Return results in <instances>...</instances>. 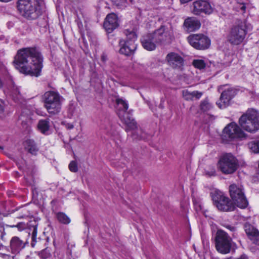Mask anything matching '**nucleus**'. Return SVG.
I'll use <instances>...</instances> for the list:
<instances>
[{"label": "nucleus", "mask_w": 259, "mask_h": 259, "mask_svg": "<svg viewBox=\"0 0 259 259\" xmlns=\"http://www.w3.org/2000/svg\"><path fill=\"white\" fill-rule=\"evenodd\" d=\"M235 95V91L232 89H228L224 91L221 94L220 98L217 102V105L221 109H224L228 107L231 99Z\"/></svg>", "instance_id": "dca6fc26"}, {"label": "nucleus", "mask_w": 259, "mask_h": 259, "mask_svg": "<svg viewBox=\"0 0 259 259\" xmlns=\"http://www.w3.org/2000/svg\"><path fill=\"white\" fill-rule=\"evenodd\" d=\"M133 137L138 139H146L147 138L146 133L141 129H137L133 133Z\"/></svg>", "instance_id": "c756f323"}, {"label": "nucleus", "mask_w": 259, "mask_h": 259, "mask_svg": "<svg viewBox=\"0 0 259 259\" xmlns=\"http://www.w3.org/2000/svg\"><path fill=\"white\" fill-rule=\"evenodd\" d=\"M31 245H32V246H34V244H33V243H31Z\"/></svg>", "instance_id": "de8ad7c7"}, {"label": "nucleus", "mask_w": 259, "mask_h": 259, "mask_svg": "<svg viewBox=\"0 0 259 259\" xmlns=\"http://www.w3.org/2000/svg\"><path fill=\"white\" fill-rule=\"evenodd\" d=\"M156 40L153 34L150 33L145 35L141 38V43L143 48L148 51H153L155 49L158 42Z\"/></svg>", "instance_id": "6ab92c4d"}, {"label": "nucleus", "mask_w": 259, "mask_h": 259, "mask_svg": "<svg viewBox=\"0 0 259 259\" xmlns=\"http://www.w3.org/2000/svg\"><path fill=\"white\" fill-rule=\"evenodd\" d=\"M193 65L195 68L202 69L205 67L206 63L202 59H196L193 61Z\"/></svg>", "instance_id": "7c9ffc66"}, {"label": "nucleus", "mask_w": 259, "mask_h": 259, "mask_svg": "<svg viewBox=\"0 0 259 259\" xmlns=\"http://www.w3.org/2000/svg\"><path fill=\"white\" fill-rule=\"evenodd\" d=\"M69 168L72 172H76L78 170L77 165L75 161H72L69 164Z\"/></svg>", "instance_id": "f704fd0d"}, {"label": "nucleus", "mask_w": 259, "mask_h": 259, "mask_svg": "<svg viewBox=\"0 0 259 259\" xmlns=\"http://www.w3.org/2000/svg\"><path fill=\"white\" fill-rule=\"evenodd\" d=\"M102 58L103 60L105 59V58H104V57H103Z\"/></svg>", "instance_id": "09e8293b"}, {"label": "nucleus", "mask_w": 259, "mask_h": 259, "mask_svg": "<svg viewBox=\"0 0 259 259\" xmlns=\"http://www.w3.org/2000/svg\"><path fill=\"white\" fill-rule=\"evenodd\" d=\"M213 8L207 1L199 0L193 3V13L195 15L202 13L210 15L213 12Z\"/></svg>", "instance_id": "2eb2a0df"}, {"label": "nucleus", "mask_w": 259, "mask_h": 259, "mask_svg": "<svg viewBox=\"0 0 259 259\" xmlns=\"http://www.w3.org/2000/svg\"><path fill=\"white\" fill-rule=\"evenodd\" d=\"M244 230L248 238L255 244H259V231L249 224L244 225Z\"/></svg>", "instance_id": "412c9836"}, {"label": "nucleus", "mask_w": 259, "mask_h": 259, "mask_svg": "<svg viewBox=\"0 0 259 259\" xmlns=\"http://www.w3.org/2000/svg\"><path fill=\"white\" fill-rule=\"evenodd\" d=\"M248 147L252 152L259 153V140H255L248 143Z\"/></svg>", "instance_id": "cd10ccee"}, {"label": "nucleus", "mask_w": 259, "mask_h": 259, "mask_svg": "<svg viewBox=\"0 0 259 259\" xmlns=\"http://www.w3.org/2000/svg\"><path fill=\"white\" fill-rule=\"evenodd\" d=\"M232 239L228 234L222 230H219L215 238V248L218 252L227 254L230 251Z\"/></svg>", "instance_id": "9b49d317"}, {"label": "nucleus", "mask_w": 259, "mask_h": 259, "mask_svg": "<svg viewBox=\"0 0 259 259\" xmlns=\"http://www.w3.org/2000/svg\"><path fill=\"white\" fill-rule=\"evenodd\" d=\"M190 45L197 50L207 49L210 44V39L202 34H192L188 37Z\"/></svg>", "instance_id": "4468645a"}, {"label": "nucleus", "mask_w": 259, "mask_h": 259, "mask_svg": "<svg viewBox=\"0 0 259 259\" xmlns=\"http://www.w3.org/2000/svg\"><path fill=\"white\" fill-rule=\"evenodd\" d=\"M65 127L67 128L68 130H71L74 127V125L72 123H64Z\"/></svg>", "instance_id": "4c0bfd02"}, {"label": "nucleus", "mask_w": 259, "mask_h": 259, "mask_svg": "<svg viewBox=\"0 0 259 259\" xmlns=\"http://www.w3.org/2000/svg\"><path fill=\"white\" fill-rule=\"evenodd\" d=\"M10 96H12L15 102H18L21 99V95L19 88L14 86L10 92Z\"/></svg>", "instance_id": "bb28decb"}, {"label": "nucleus", "mask_w": 259, "mask_h": 259, "mask_svg": "<svg viewBox=\"0 0 259 259\" xmlns=\"http://www.w3.org/2000/svg\"><path fill=\"white\" fill-rule=\"evenodd\" d=\"M34 235H35V231H34L33 232V238L34 237Z\"/></svg>", "instance_id": "37998d69"}, {"label": "nucleus", "mask_w": 259, "mask_h": 259, "mask_svg": "<svg viewBox=\"0 0 259 259\" xmlns=\"http://www.w3.org/2000/svg\"><path fill=\"white\" fill-rule=\"evenodd\" d=\"M38 130L43 134H48L50 127V122L49 119H41L37 124Z\"/></svg>", "instance_id": "b1692460"}, {"label": "nucleus", "mask_w": 259, "mask_h": 259, "mask_svg": "<svg viewBox=\"0 0 259 259\" xmlns=\"http://www.w3.org/2000/svg\"><path fill=\"white\" fill-rule=\"evenodd\" d=\"M23 115L22 114L20 117H19V120H23Z\"/></svg>", "instance_id": "79ce46f5"}, {"label": "nucleus", "mask_w": 259, "mask_h": 259, "mask_svg": "<svg viewBox=\"0 0 259 259\" xmlns=\"http://www.w3.org/2000/svg\"><path fill=\"white\" fill-rule=\"evenodd\" d=\"M236 3L235 9L237 11H241L242 13L245 12L246 5L249 3V0H236Z\"/></svg>", "instance_id": "a878e982"}, {"label": "nucleus", "mask_w": 259, "mask_h": 259, "mask_svg": "<svg viewBox=\"0 0 259 259\" xmlns=\"http://www.w3.org/2000/svg\"><path fill=\"white\" fill-rule=\"evenodd\" d=\"M166 59L169 66L174 68L182 69L184 65V60L179 54L170 53L167 55Z\"/></svg>", "instance_id": "f3484780"}, {"label": "nucleus", "mask_w": 259, "mask_h": 259, "mask_svg": "<svg viewBox=\"0 0 259 259\" xmlns=\"http://www.w3.org/2000/svg\"><path fill=\"white\" fill-rule=\"evenodd\" d=\"M238 167L237 158L230 153L223 155L218 162V168L224 174L234 173Z\"/></svg>", "instance_id": "0eeeda50"}, {"label": "nucleus", "mask_w": 259, "mask_h": 259, "mask_svg": "<svg viewBox=\"0 0 259 259\" xmlns=\"http://www.w3.org/2000/svg\"><path fill=\"white\" fill-rule=\"evenodd\" d=\"M202 92L195 91L190 92L188 89L182 91L183 98L187 101H192L194 99H199L202 96Z\"/></svg>", "instance_id": "5701e85b"}, {"label": "nucleus", "mask_w": 259, "mask_h": 259, "mask_svg": "<svg viewBox=\"0 0 259 259\" xmlns=\"http://www.w3.org/2000/svg\"><path fill=\"white\" fill-rule=\"evenodd\" d=\"M229 192L234 205L242 209L247 207L248 202L241 185L234 184L231 185L229 187Z\"/></svg>", "instance_id": "6e6552de"}, {"label": "nucleus", "mask_w": 259, "mask_h": 259, "mask_svg": "<svg viewBox=\"0 0 259 259\" xmlns=\"http://www.w3.org/2000/svg\"><path fill=\"white\" fill-rule=\"evenodd\" d=\"M42 62L43 57L35 47L19 50L14 61L15 67L20 72L36 77L40 75Z\"/></svg>", "instance_id": "f257e3e1"}, {"label": "nucleus", "mask_w": 259, "mask_h": 259, "mask_svg": "<svg viewBox=\"0 0 259 259\" xmlns=\"http://www.w3.org/2000/svg\"><path fill=\"white\" fill-rule=\"evenodd\" d=\"M4 229L0 226V241L3 240Z\"/></svg>", "instance_id": "58836bf2"}, {"label": "nucleus", "mask_w": 259, "mask_h": 259, "mask_svg": "<svg viewBox=\"0 0 259 259\" xmlns=\"http://www.w3.org/2000/svg\"><path fill=\"white\" fill-rule=\"evenodd\" d=\"M158 44L169 42L172 37V29L170 25H162L152 33Z\"/></svg>", "instance_id": "ddd939ff"}, {"label": "nucleus", "mask_w": 259, "mask_h": 259, "mask_svg": "<svg viewBox=\"0 0 259 259\" xmlns=\"http://www.w3.org/2000/svg\"><path fill=\"white\" fill-rule=\"evenodd\" d=\"M42 0H18L17 9L22 16L28 20L36 19L42 13Z\"/></svg>", "instance_id": "f03ea898"}, {"label": "nucleus", "mask_w": 259, "mask_h": 259, "mask_svg": "<svg viewBox=\"0 0 259 259\" xmlns=\"http://www.w3.org/2000/svg\"><path fill=\"white\" fill-rule=\"evenodd\" d=\"M116 102L117 105V114L121 121L129 128L134 129L136 127V122L126 111L128 105L127 102L122 98H117Z\"/></svg>", "instance_id": "1a4fd4ad"}, {"label": "nucleus", "mask_w": 259, "mask_h": 259, "mask_svg": "<svg viewBox=\"0 0 259 259\" xmlns=\"http://www.w3.org/2000/svg\"><path fill=\"white\" fill-rule=\"evenodd\" d=\"M129 1L131 2V3H133V0H129Z\"/></svg>", "instance_id": "49530a36"}, {"label": "nucleus", "mask_w": 259, "mask_h": 259, "mask_svg": "<svg viewBox=\"0 0 259 259\" xmlns=\"http://www.w3.org/2000/svg\"><path fill=\"white\" fill-rule=\"evenodd\" d=\"M248 26L245 20L237 21L230 31L228 35V40L234 45L241 44L246 36Z\"/></svg>", "instance_id": "7ed1b4c3"}, {"label": "nucleus", "mask_w": 259, "mask_h": 259, "mask_svg": "<svg viewBox=\"0 0 259 259\" xmlns=\"http://www.w3.org/2000/svg\"><path fill=\"white\" fill-rule=\"evenodd\" d=\"M193 203L195 209L197 212L202 211L206 217H207L206 213V211L204 209L203 206L201 203L197 202L196 200H194Z\"/></svg>", "instance_id": "2f4dec72"}, {"label": "nucleus", "mask_w": 259, "mask_h": 259, "mask_svg": "<svg viewBox=\"0 0 259 259\" xmlns=\"http://www.w3.org/2000/svg\"><path fill=\"white\" fill-rule=\"evenodd\" d=\"M239 124L244 130L250 133L259 129L258 114L253 109L248 110L239 118Z\"/></svg>", "instance_id": "20e7f679"}, {"label": "nucleus", "mask_w": 259, "mask_h": 259, "mask_svg": "<svg viewBox=\"0 0 259 259\" xmlns=\"http://www.w3.org/2000/svg\"><path fill=\"white\" fill-rule=\"evenodd\" d=\"M211 196L214 204L219 210L232 211L235 209V205L222 192L215 190L211 193Z\"/></svg>", "instance_id": "9d476101"}, {"label": "nucleus", "mask_w": 259, "mask_h": 259, "mask_svg": "<svg viewBox=\"0 0 259 259\" xmlns=\"http://www.w3.org/2000/svg\"><path fill=\"white\" fill-rule=\"evenodd\" d=\"M258 168H259V162H258Z\"/></svg>", "instance_id": "8fccbe9b"}, {"label": "nucleus", "mask_w": 259, "mask_h": 259, "mask_svg": "<svg viewBox=\"0 0 259 259\" xmlns=\"http://www.w3.org/2000/svg\"><path fill=\"white\" fill-rule=\"evenodd\" d=\"M215 171H211V174H209L208 175H209V176H214V175H215Z\"/></svg>", "instance_id": "ea45409f"}, {"label": "nucleus", "mask_w": 259, "mask_h": 259, "mask_svg": "<svg viewBox=\"0 0 259 259\" xmlns=\"http://www.w3.org/2000/svg\"><path fill=\"white\" fill-rule=\"evenodd\" d=\"M211 104L207 100L203 101L200 104V109L203 112H206L211 108Z\"/></svg>", "instance_id": "473e14b6"}, {"label": "nucleus", "mask_w": 259, "mask_h": 259, "mask_svg": "<svg viewBox=\"0 0 259 259\" xmlns=\"http://www.w3.org/2000/svg\"><path fill=\"white\" fill-rule=\"evenodd\" d=\"M118 26L117 17L116 14H108L104 21V27L108 33H111Z\"/></svg>", "instance_id": "a211bd4d"}, {"label": "nucleus", "mask_w": 259, "mask_h": 259, "mask_svg": "<svg viewBox=\"0 0 259 259\" xmlns=\"http://www.w3.org/2000/svg\"><path fill=\"white\" fill-rule=\"evenodd\" d=\"M184 26L186 31L188 32H192L200 28L201 26V23L196 17H188L184 21Z\"/></svg>", "instance_id": "aec40b11"}, {"label": "nucleus", "mask_w": 259, "mask_h": 259, "mask_svg": "<svg viewBox=\"0 0 259 259\" xmlns=\"http://www.w3.org/2000/svg\"><path fill=\"white\" fill-rule=\"evenodd\" d=\"M246 135L240 129L235 122L228 124L224 129L223 138L227 142L242 140L245 138Z\"/></svg>", "instance_id": "f8f14e48"}, {"label": "nucleus", "mask_w": 259, "mask_h": 259, "mask_svg": "<svg viewBox=\"0 0 259 259\" xmlns=\"http://www.w3.org/2000/svg\"><path fill=\"white\" fill-rule=\"evenodd\" d=\"M25 149L31 154L36 155L38 148L33 140H27L25 142Z\"/></svg>", "instance_id": "393cba45"}, {"label": "nucleus", "mask_w": 259, "mask_h": 259, "mask_svg": "<svg viewBox=\"0 0 259 259\" xmlns=\"http://www.w3.org/2000/svg\"><path fill=\"white\" fill-rule=\"evenodd\" d=\"M44 106L50 114H56L60 111L61 97L53 91H49L44 95Z\"/></svg>", "instance_id": "39448f33"}, {"label": "nucleus", "mask_w": 259, "mask_h": 259, "mask_svg": "<svg viewBox=\"0 0 259 259\" xmlns=\"http://www.w3.org/2000/svg\"><path fill=\"white\" fill-rule=\"evenodd\" d=\"M126 39H120L119 44L120 46L119 52L126 56L132 55L137 49L135 41L137 39V35L134 31L126 30L124 32Z\"/></svg>", "instance_id": "423d86ee"}, {"label": "nucleus", "mask_w": 259, "mask_h": 259, "mask_svg": "<svg viewBox=\"0 0 259 259\" xmlns=\"http://www.w3.org/2000/svg\"><path fill=\"white\" fill-rule=\"evenodd\" d=\"M24 243L19 237L14 236L12 237L10 241V247L12 252L17 253L24 247Z\"/></svg>", "instance_id": "4be33fe9"}, {"label": "nucleus", "mask_w": 259, "mask_h": 259, "mask_svg": "<svg viewBox=\"0 0 259 259\" xmlns=\"http://www.w3.org/2000/svg\"><path fill=\"white\" fill-rule=\"evenodd\" d=\"M3 214V211L1 209H0V215H2Z\"/></svg>", "instance_id": "c03bdc74"}, {"label": "nucleus", "mask_w": 259, "mask_h": 259, "mask_svg": "<svg viewBox=\"0 0 259 259\" xmlns=\"http://www.w3.org/2000/svg\"><path fill=\"white\" fill-rule=\"evenodd\" d=\"M57 217L58 220L62 224H68L70 222L69 218L63 212L58 213Z\"/></svg>", "instance_id": "c85d7f7f"}, {"label": "nucleus", "mask_w": 259, "mask_h": 259, "mask_svg": "<svg viewBox=\"0 0 259 259\" xmlns=\"http://www.w3.org/2000/svg\"><path fill=\"white\" fill-rule=\"evenodd\" d=\"M223 226L231 231V232H234L236 230V228L235 227L228 224H222Z\"/></svg>", "instance_id": "c9c22d12"}, {"label": "nucleus", "mask_w": 259, "mask_h": 259, "mask_svg": "<svg viewBox=\"0 0 259 259\" xmlns=\"http://www.w3.org/2000/svg\"><path fill=\"white\" fill-rule=\"evenodd\" d=\"M76 22H77V24L78 25V28L80 29H81L83 28V24H82L80 18L77 16V19L76 20Z\"/></svg>", "instance_id": "e433bc0d"}, {"label": "nucleus", "mask_w": 259, "mask_h": 259, "mask_svg": "<svg viewBox=\"0 0 259 259\" xmlns=\"http://www.w3.org/2000/svg\"><path fill=\"white\" fill-rule=\"evenodd\" d=\"M3 107L0 104V113L3 112Z\"/></svg>", "instance_id": "a19ab883"}, {"label": "nucleus", "mask_w": 259, "mask_h": 259, "mask_svg": "<svg viewBox=\"0 0 259 259\" xmlns=\"http://www.w3.org/2000/svg\"><path fill=\"white\" fill-rule=\"evenodd\" d=\"M7 257H9V256H8V255H5V258H7Z\"/></svg>", "instance_id": "a18cd8bd"}, {"label": "nucleus", "mask_w": 259, "mask_h": 259, "mask_svg": "<svg viewBox=\"0 0 259 259\" xmlns=\"http://www.w3.org/2000/svg\"><path fill=\"white\" fill-rule=\"evenodd\" d=\"M38 255L42 258L46 259L51 256V252L49 249L46 248L39 252Z\"/></svg>", "instance_id": "72a5a7b5"}]
</instances>
